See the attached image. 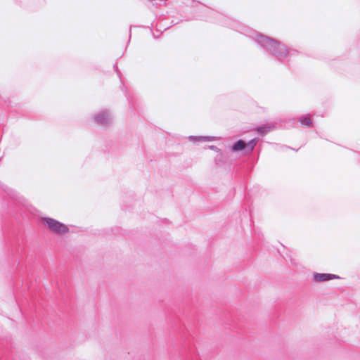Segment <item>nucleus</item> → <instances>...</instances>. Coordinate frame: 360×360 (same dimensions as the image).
Here are the masks:
<instances>
[{
  "instance_id": "nucleus-1",
  "label": "nucleus",
  "mask_w": 360,
  "mask_h": 360,
  "mask_svg": "<svg viewBox=\"0 0 360 360\" xmlns=\"http://www.w3.org/2000/svg\"><path fill=\"white\" fill-rule=\"evenodd\" d=\"M41 221L44 225L52 233L58 235H63L69 231L67 225L51 217H43Z\"/></svg>"
},
{
  "instance_id": "nucleus-2",
  "label": "nucleus",
  "mask_w": 360,
  "mask_h": 360,
  "mask_svg": "<svg viewBox=\"0 0 360 360\" xmlns=\"http://www.w3.org/2000/svg\"><path fill=\"white\" fill-rule=\"evenodd\" d=\"M262 39H264L274 55L279 58H283L287 56L288 51L285 45L269 38L262 37Z\"/></svg>"
},
{
  "instance_id": "nucleus-3",
  "label": "nucleus",
  "mask_w": 360,
  "mask_h": 360,
  "mask_svg": "<svg viewBox=\"0 0 360 360\" xmlns=\"http://www.w3.org/2000/svg\"><path fill=\"white\" fill-rule=\"evenodd\" d=\"M255 145H256V142L255 140L250 141L248 144H246L244 141L239 140L233 144V146H232V149L234 151L242 150L246 146H248L250 148V151H252Z\"/></svg>"
},
{
  "instance_id": "nucleus-4",
  "label": "nucleus",
  "mask_w": 360,
  "mask_h": 360,
  "mask_svg": "<svg viewBox=\"0 0 360 360\" xmlns=\"http://www.w3.org/2000/svg\"><path fill=\"white\" fill-rule=\"evenodd\" d=\"M314 280L317 282H323L333 279H338L339 276L331 274H316L314 276Z\"/></svg>"
},
{
  "instance_id": "nucleus-5",
  "label": "nucleus",
  "mask_w": 360,
  "mask_h": 360,
  "mask_svg": "<svg viewBox=\"0 0 360 360\" xmlns=\"http://www.w3.org/2000/svg\"><path fill=\"white\" fill-rule=\"evenodd\" d=\"M274 129V126L271 124H268L264 126L259 127L256 129V131L264 135L267 133H269L270 131Z\"/></svg>"
},
{
  "instance_id": "nucleus-6",
  "label": "nucleus",
  "mask_w": 360,
  "mask_h": 360,
  "mask_svg": "<svg viewBox=\"0 0 360 360\" xmlns=\"http://www.w3.org/2000/svg\"><path fill=\"white\" fill-rule=\"evenodd\" d=\"M300 122L306 127H311L312 125L311 119L309 115H304L300 118Z\"/></svg>"
},
{
  "instance_id": "nucleus-7",
  "label": "nucleus",
  "mask_w": 360,
  "mask_h": 360,
  "mask_svg": "<svg viewBox=\"0 0 360 360\" xmlns=\"http://www.w3.org/2000/svg\"><path fill=\"white\" fill-rule=\"evenodd\" d=\"M96 120L100 123H103L107 120V117L105 114H100L96 117Z\"/></svg>"
}]
</instances>
